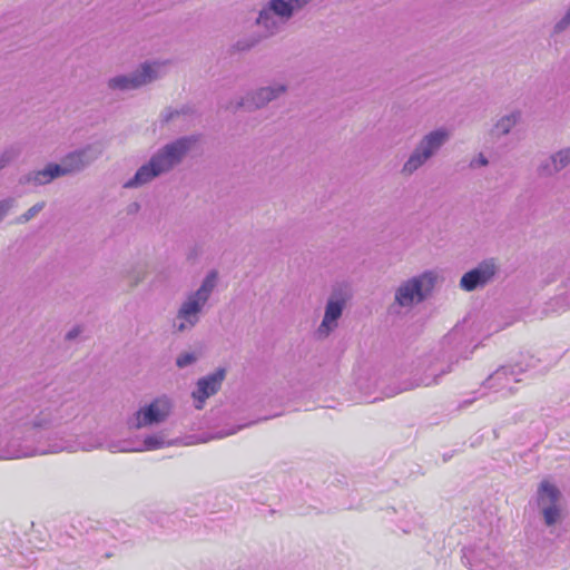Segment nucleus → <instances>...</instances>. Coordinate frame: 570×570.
<instances>
[{"label":"nucleus","instance_id":"f257e3e1","mask_svg":"<svg viewBox=\"0 0 570 570\" xmlns=\"http://www.w3.org/2000/svg\"><path fill=\"white\" fill-rule=\"evenodd\" d=\"M80 411L81 406L77 400H59L55 391L49 387L31 401L10 405L0 422L2 459L102 449L106 442L105 432L76 436L46 433L49 429L73 420Z\"/></svg>","mask_w":570,"mask_h":570},{"label":"nucleus","instance_id":"f03ea898","mask_svg":"<svg viewBox=\"0 0 570 570\" xmlns=\"http://www.w3.org/2000/svg\"><path fill=\"white\" fill-rule=\"evenodd\" d=\"M469 335L463 328L455 326L442 340L438 351L424 356L413 376V381L403 387L404 391L419 386H431L441 377L452 372L461 358H468L473 350L468 351Z\"/></svg>","mask_w":570,"mask_h":570},{"label":"nucleus","instance_id":"7ed1b4c3","mask_svg":"<svg viewBox=\"0 0 570 570\" xmlns=\"http://www.w3.org/2000/svg\"><path fill=\"white\" fill-rule=\"evenodd\" d=\"M313 0H267L261 4L254 26L259 33L238 39L234 48L237 51H248L262 40L273 38L281 33L286 26L305 10Z\"/></svg>","mask_w":570,"mask_h":570},{"label":"nucleus","instance_id":"20e7f679","mask_svg":"<svg viewBox=\"0 0 570 570\" xmlns=\"http://www.w3.org/2000/svg\"><path fill=\"white\" fill-rule=\"evenodd\" d=\"M198 141L197 136L179 137L154 153L135 175L124 184V188L134 189L151 183L155 178L170 173L179 166Z\"/></svg>","mask_w":570,"mask_h":570},{"label":"nucleus","instance_id":"39448f33","mask_svg":"<svg viewBox=\"0 0 570 570\" xmlns=\"http://www.w3.org/2000/svg\"><path fill=\"white\" fill-rule=\"evenodd\" d=\"M218 282L217 271H210L196 291L186 294L173 321V332L183 334L195 328Z\"/></svg>","mask_w":570,"mask_h":570},{"label":"nucleus","instance_id":"423d86ee","mask_svg":"<svg viewBox=\"0 0 570 570\" xmlns=\"http://www.w3.org/2000/svg\"><path fill=\"white\" fill-rule=\"evenodd\" d=\"M450 138L451 132L445 127H439L424 134L403 163L401 174L405 177L414 175L440 154Z\"/></svg>","mask_w":570,"mask_h":570},{"label":"nucleus","instance_id":"0eeeda50","mask_svg":"<svg viewBox=\"0 0 570 570\" xmlns=\"http://www.w3.org/2000/svg\"><path fill=\"white\" fill-rule=\"evenodd\" d=\"M435 282L436 274L432 271H425L401 282L394 291V301L391 308L411 309L424 302L434 288Z\"/></svg>","mask_w":570,"mask_h":570},{"label":"nucleus","instance_id":"6e6552de","mask_svg":"<svg viewBox=\"0 0 570 570\" xmlns=\"http://www.w3.org/2000/svg\"><path fill=\"white\" fill-rule=\"evenodd\" d=\"M165 65L160 61H145L130 73L110 77L107 87L111 91L136 90L160 78Z\"/></svg>","mask_w":570,"mask_h":570},{"label":"nucleus","instance_id":"1a4fd4ad","mask_svg":"<svg viewBox=\"0 0 570 570\" xmlns=\"http://www.w3.org/2000/svg\"><path fill=\"white\" fill-rule=\"evenodd\" d=\"M561 499L560 490L551 482L543 480L539 484L534 501L547 527H552L561 520Z\"/></svg>","mask_w":570,"mask_h":570},{"label":"nucleus","instance_id":"9d476101","mask_svg":"<svg viewBox=\"0 0 570 570\" xmlns=\"http://www.w3.org/2000/svg\"><path fill=\"white\" fill-rule=\"evenodd\" d=\"M350 298L348 289L345 286L336 287L327 298L324 316L316 334L320 338L327 337L337 326L346 302Z\"/></svg>","mask_w":570,"mask_h":570},{"label":"nucleus","instance_id":"9b49d317","mask_svg":"<svg viewBox=\"0 0 570 570\" xmlns=\"http://www.w3.org/2000/svg\"><path fill=\"white\" fill-rule=\"evenodd\" d=\"M102 154L99 144H88L81 148L68 153L58 164L61 176H71L83 171L95 163Z\"/></svg>","mask_w":570,"mask_h":570},{"label":"nucleus","instance_id":"f8f14e48","mask_svg":"<svg viewBox=\"0 0 570 570\" xmlns=\"http://www.w3.org/2000/svg\"><path fill=\"white\" fill-rule=\"evenodd\" d=\"M499 272L495 258H487L474 268L464 273L460 279V287L465 292H473L492 283Z\"/></svg>","mask_w":570,"mask_h":570},{"label":"nucleus","instance_id":"ddd939ff","mask_svg":"<svg viewBox=\"0 0 570 570\" xmlns=\"http://www.w3.org/2000/svg\"><path fill=\"white\" fill-rule=\"evenodd\" d=\"M173 403L169 397L160 396L135 413L130 425L135 429L164 422L170 414Z\"/></svg>","mask_w":570,"mask_h":570},{"label":"nucleus","instance_id":"4468645a","mask_svg":"<svg viewBox=\"0 0 570 570\" xmlns=\"http://www.w3.org/2000/svg\"><path fill=\"white\" fill-rule=\"evenodd\" d=\"M226 375L227 370L225 367H218L215 372L197 380L196 386L191 392V397L194 400V406L196 410H203L207 399L219 392Z\"/></svg>","mask_w":570,"mask_h":570},{"label":"nucleus","instance_id":"2eb2a0df","mask_svg":"<svg viewBox=\"0 0 570 570\" xmlns=\"http://www.w3.org/2000/svg\"><path fill=\"white\" fill-rule=\"evenodd\" d=\"M287 90L288 86L285 82H273L248 92L245 98L237 102V108H247L248 110L264 108L269 102L284 96Z\"/></svg>","mask_w":570,"mask_h":570},{"label":"nucleus","instance_id":"dca6fc26","mask_svg":"<svg viewBox=\"0 0 570 570\" xmlns=\"http://www.w3.org/2000/svg\"><path fill=\"white\" fill-rule=\"evenodd\" d=\"M534 365V360L531 357L530 362L525 364L524 367L519 364L515 365H505L498 368L493 372L485 381V385L489 389H494L495 391L509 390L512 392V387L510 386V382H520L519 375L527 371V368Z\"/></svg>","mask_w":570,"mask_h":570},{"label":"nucleus","instance_id":"f3484780","mask_svg":"<svg viewBox=\"0 0 570 570\" xmlns=\"http://www.w3.org/2000/svg\"><path fill=\"white\" fill-rule=\"evenodd\" d=\"M568 166H570V146L563 147L542 159L537 167V174L540 177L550 178Z\"/></svg>","mask_w":570,"mask_h":570},{"label":"nucleus","instance_id":"a211bd4d","mask_svg":"<svg viewBox=\"0 0 570 570\" xmlns=\"http://www.w3.org/2000/svg\"><path fill=\"white\" fill-rule=\"evenodd\" d=\"M196 117V110L193 106L186 104L180 107H167L159 115V121L161 125H168L171 122H179L181 128H187L191 125Z\"/></svg>","mask_w":570,"mask_h":570},{"label":"nucleus","instance_id":"6ab92c4d","mask_svg":"<svg viewBox=\"0 0 570 570\" xmlns=\"http://www.w3.org/2000/svg\"><path fill=\"white\" fill-rule=\"evenodd\" d=\"M62 177L59 166L56 163H49L45 168L32 170L21 176L19 181L21 185L31 184L33 186H43L50 184L56 178Z\"/></svg>","mask_w":570,"mask_h":570},{"label":"nucleus","instance_id":"aec40b11","mask_svg":"<svg viewBox=\"0 0 570 570\" xmlns=\"http://www.w3.org/2000/svg\"><path fill=\"white\" fill-rule=\"evenodd\" d=\"M522 112L520 110H512L509 114L501 116L490 130V135L500 139L509 135L512 129L521 121Z\"/></svg>","mask_w":570,"mask_h":570},{"label":"nucleus","instance_id":"412c9836","mask_svg":"<svg viewBox=\"0 0 570 570\" xmlns=\"http://www.w3.org/2000/svg\"><path fill=\"white\" fill-rule=\"evenodd\" d=\"M173 442H167L161 434H153L146 436L141 444L135 445V451H151L156 449L164 448L166 445H171Z\"/></svg>","mask_w":570,"mask_h":570},{"label":"nucleus","instance_id":"4be33fe9","mask_svg":"<svg viewBox=\"0 0 570 570\" xmlns=\"http://www.w3.org/2000/svg\"><path fill=\"white\" fill-rule=\"evenodd\" d=\"M102 449H107L111 453L135 451L131 440H109L106 434V442Z\"/></svg>","mask_w":570,"mask_h":570},{"label":"nucleus","instance_id":"5701e85b","mask_svg":"<svg viewBox=\"0 0 570 570\" xmlns=\"http://www.w3.org/2000/svg\"><path fill=\"white\" fill-rule=\"evenodd\" d=\"M20 155V148L17 146L6 147L0 151V170L9 166Z\"/></svg>","mask_w":570,"mask_h":570},{"label":"nucleus","instance_id":"b1692460","mask_svg":"<svg viewBox=\"0 0 570 570\" xmlns=\"http://www.w3.org/2000/svg\"><path fill=\"white\" fill-rule=\"evenodd\" d=\"M570 29V6L567 8L564 14L554 23L551 36H559Z\"/></svg>","mask_w":570,"mask_h":570},{"label":"nucleus","instance_id":"393cba45","mask_svg":"<svg viewBox=\"0 0 570 570\" xmlns=\"http://www.w3.org/2000/svg\"><path fill=\"white\" fill-rule=\"evenodd\" d=\"M46 207L45 202H39L31 206L26 213L16 218L17 224H26L36 217Z\"/></svg>","mask_w":570,"mask_h":570},{"label":"nucleus","instance_id":"a878e982","mask_svg":"<svg viewBox=\"0 0 570 570\" xmlns=\"http://www.w3.org/2000/svg\"><path fill=\"white\" fill-rule=\"evenodd\" d=\"M198 357L194 352L181 353L176 358V365L179 368H185L196 363Z\"/></svg>","mask_w":570,"mask_h":570},{"label":"nucleus","instance_id":"bb28decb","mask_svg":"<svg viewBox=\"0 0 570 570\" xmlns=\"http://www.w3.org/2000/svg\"><path fill=\"white\" fill-rule=\"evenodd\" d=\"M16 206V199L8 197L0 200V223L7 217L9 212Z\"/></svg>","mask_w":570,"mask_h":570},{"label":"nucleus","instance_id":"cd10ccee","mask_svg":"<svg viewBox=\"0 0 570 570\" xmlns=\"http://www.w3.org/2000/svg\"><path fill=\"white\" fill-rule=\"evenodd\" d=\"M488 165H489V159L487 158V156L483 153H479L469 163V167L471 169H476V168H480V167H485Z\"/></svg>","mask_w":570,"mask_h":570},{"label":"nucleus","instance_id":"c85d7f7f","mask_svg":"<svg viewBox=\"0 0 570 570\" xmlns=\"http://www.w3.org/2000/svg\"><path fill=\"white\" fill-rule=\"evenodd\" d=\"M145 277H146V272L142 268L132 271L129 274L130 285L131 286L138 285Z\"/></svg>","mask_w":570,"mask_h":570},{"label":"nucleus","instance_id":"c756f323","mask_svg":"<svg viewBox=\"0 0 570 570\" xmlns=\"http://www.w3.org/2000/svg\"><path fill=\"white\" fill-rule=\"evenodd\" d=\"M82 332V328L80 326H75L72 327L67 334H66V340L67 341H72L75 338H77Z\"/></svg>","mask_w":570,"mask_h":570},{"label":"nucleus","instance_id":"7c9ffc66","mask_svg":"<svg viewBox=\"0 0 570 570\" xmlns=\"http://www.w3.org/2000/svg\"><path fill=\"white\" fill-rule=\"evenodd\" d=\"M244 425L242 426H238L237 429H233V430H228V431H219L215 438L217 439H222V438H225V436H228V435H232L234 433H236L238 430H240Z\"/></svg>","mask_w":570,"mask_h":570},{"label":"nucleus","instance_id":"2f4dec72","mask_svg":"<svg viewBox=\"0 0 570 570\" xmlns=\"http://www.w3.org/2000/svg\"><path fill=\"white\" fill-rule=\"evenodd\" d=\"M462 552H463L462 558H463L465 564H468L470 568H473V563L471 562L470 557H469V553H472L473 551L468 548H464L462 550Z\"/></svg>","mask_w":570,"mask_h":570},{"label":"nucleus","instance_id":"473e14b6","mask_svg":"<svg viewBox=\"0 0 570 570\" xmlns=\"http://www.w3.org/2000/svg\"><path fill=\"white\" fill-rule=\"evenodd\" d=\"M459 3H462V4H468V3H474V2H478L479 0H456Z\"/></svg>","mask_w":570,"mask_h":570},{"label":"nucleus","instance_id":"72a5a7b5","mask_svg":"<svg viewBox=\"0 0 570 570\" xmlns=\"http://www.w3.org/2000/svg\"><path fill=\"white\" fill-rule=\"evenodd\" d=\"M470 403H471V401H464V405H468Z\"/></svg>","mask_w":570,"mask_h":570}]
</instances>
